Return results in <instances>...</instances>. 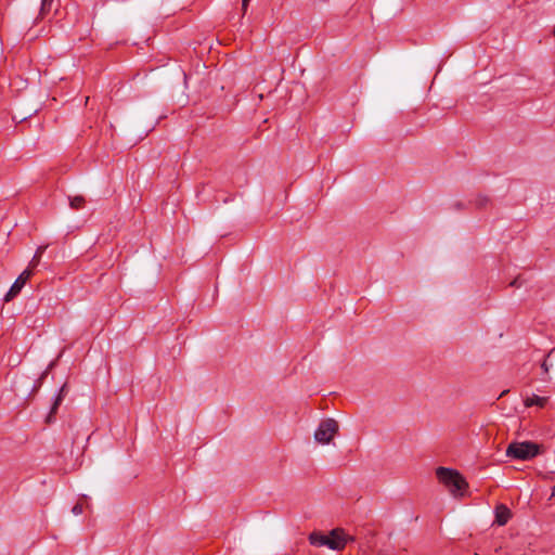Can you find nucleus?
Wrapping results in <instances>:
<instances>
[{
	"mask_svg": "<svg viewBox=\"0 0 555 555\" xmlns=\"http://www.w3.org/2000/svg\"><path fill=\"white\" fill-rule=\"evenodd\" d=\"M512 286H519V283H518V279H515L512 283H511Z\"/></svg>",
	"mask_w": 555,
	"mask_h": 555,
	"instance_id": "dca6fc26",
	"label": "nucleus"
},
{
	"mask_svg": "<svg viewBox=\"0 0 555 555\" xmlns=\"http://www.w3.org/2000/svg\"><path fill=\"white\" fill-rule=\"evenodd\" d=\"M85 203H86L85 197H82L80 195L69 197V206L74 210L82 209L85 206Z\"/></svg>",
	"mask_w": 555,
	"mask_h": 555,
	"instance_id": "9d476101",
	"label": "nucleus"
},
{
	"mask_svg": "<svg viewBox=\"0 0 555 555\" xmlns=\"http://www.w3.org/2000/svg\"><path fill=\"white\" fill-rule=\"evenodd\" d=\"M349 540H352V538L340 528L333 529L328 535L320 532H312L309 535L311 545L327 546L334 551L343 550Z\"/></svg>",
	"mask_w": 555,
	"mask_h": 555,
	"instance_id": "f257e3e1",
	"label": "nucleus"
},
{
	"mask_svg": "<svg viewBox=\"0 0 555 555\" xmlns=\"http://www.w3.org/2000/svg\"><path fill=\"white\" fill-rule=\"evenodd\" d=\"M338 431V423L333 418L322 421L314 433V439L319 443H330Z\"/></svg>",
	"mask_w": 555,
	"mask_h": 555,
	"instance_id": "20e7f679",
	"label": "nucleus"
},
{
	"mask_svg": "<svg viewBox=\"0 0 555 555\" xmlns=\"http://www.w3.org/2000/svg\"><path fill=\"white\" fill-rule=\"evenodd\" d=\"M44 249H46V247H43V246H41L37 249L36 254L34 255V257L29 263L30 267L35 268L39 264L40 258H41Z\"/></svg>",
	"mask_w": 555,
	"mask_h": 555,
	"instance_id": "f8f14e48",
	"label": "nucleus"
},
{
	"mask_svg": "<svg viewBox=\"0 0 555 555\" xmlns=\"http://www.w3.org/2000/svg\"><path fill=\"white\" fill-rule=\"evenodd\" d=\"M550 357V354L544 359V361L541 363V370L543 372V376L541 377L542 380H548L550 377H548V372H550V369L552 367V364H550L547 362V358Z\"/></svg>",
	"mask_w": 555,
	"mask_h": 555,
	"instance_id": "9b49d317",
	"label": "nucleus"
},
{
	"mask_svg": "<svg viewBox=\"0 0 555 555\" xmlns=\"http://www.w3.org/2000/svg\"><path fill=\"white\" fill-rule=\"evenodd\" d=\"M59 5V0H41V7L39 11L40 17H47L52 11L57 12Z\"/></svg>",
	"mask_w": 555,
	"mask_h": 555,
	"instance_id": "0eeeda50",
	"label": "nucleus"
},
{
	"mask_svg": "<svg viewBox=\"0 0 555 555\" xmlns=\"http://www.w3.org/2000/svg\"><path fill=\"white\" fill-rule=\"evenodd\" d=\"M511 517H512V512L507 506L500 504L495 507V522L499 526L506 525L508 522V520L511 519Z\"/></svg>",
	"mask_w": 555,
	"mask_h": 555,
	"instance_id": "423d86ee",
	"label": "nucleus"
},
{
	"mask_svg": "<svg viewBox=\"0 0 555 555\" xmlns=\"http://www.w3.org/2000/svg\"><path fill=\"white\" fill-rule=\"evenodd\" d=\"M31 274H33V272L30 269L24 270L18 275V278L15 280V282L12 284L9 292L5 294L4 300L11 301L14 297H16L20 294V292L22 291V288L24 287V285L26 284V282L29 280Z\"/></svg>",
	"mask_w": 555,
	"mask_h": 555,
	"instance_id": "39448f33",
	"label": "nucleus"
},
{
	"mask_svg": "<svg viewBox=\"0 0 555 555\" xmlns=\"http://www.w3.org/2000/svg\"><path fill=\"white\" fill-rule=\"evenodd\" d=\"M248 3H249V0H242V10H243L244 14L246 13V10L248 8Z\"/></svg>",
	"mask_w": 555,
	"mask_h": 555,
	"instance_id": "2eb2a0df",
	"label": "nucleus"
},
{
	"mask_svg": "<svg viewBox=\"0 0 555 555\" xmlns=\"http://www.w3.org/2000/svg\"><path fill=\"white\" fill-rule=\"evenodd\" d=\"M546 402H547L546 397H540L537 395H532L531 397L526 398L525 405L526 406L538 405L540 408H543L546 404Z\"/></svg>",
	"mask_w": 555,
	"mask_h": 555,
	"instance_id": "1a4fd4ad",
	"label": "nucleus"
},
{
	"mask_svg": "<svg viewBox=\"0 0 555 555\" xmlns=\"http://www.w3.org/2000/svg\"><path fill=\"white\" fill-rule=\"evenodd\" d=\"M553 34H554V36H555V26H554V30H553Z\"/></svg>",
	"mask_w": 555,
	"mask_h": 555,
	"instance_id": "f3484780",
	"label": "nucleus"
},
{
	"mask_svg": "<svg viewBox=\"0 0 555 555\" xmlns=\"http://www.w3.org/2000/svg\"><path fill=\"white\" fill-rule=\"evenodd\" d=\"M72 512H73V514H74V515H80V514H82V512H83V505H82V503H77V504L73 507Z\"/></svg>",
	"mask_w": 555,
	"mask_h": 555,
	"instance_id": "4468645a",
	"label": "nucleus"
},
{
	"mask_svg": "<svg viewBox=\"0 0 555 555\" xmlns=\"http://www.w3.org/2000/svg\"><path fill=\"white\" fill-rule=\"evenodd\" d=\"M489 202V198L487 196H478L476 199V205L478 207H485Z\"/></svg>",
	"mask_w": 555,
	"mask_h": 555,
	"instance_id": "ddd939ff",
	"label": "nucleus"
},
{
	"mask_svg": "<svg viewBox=\"0 0 555 555\" xmlns=\"http://www.w3.org/2000/svg\"><path fill=\"white\" fill-rule=\"evenodd\" d=\"M436 476L438 480L444 485L453 495L462 494L463 491L468 487V483L464 477L455 469L438 467L436 469Z\"/></svg>",
	"mask_w": 555,
	"mask_h": 555,
	"instance_id": "f03ea898",
	"label": "nucleus"
},
{
	"mask_svg": "<svg viewBox=\"0 0 555 555\" xmlns=\"http://www.w3.org/2000/svg\"><path fill=\"white\" fill-rule=\"evenodd\" d=\"M539 454V446L531 441L512 442L506 449V455L516 460L529 461Z\"/></svg>",
	"mask_w": 555,
	"mask_h": 555,
	"instance_id": "7ed1b4c3",
	"label": "nucleus"
},
{
	"mask_svg": "<svg viewBox=\"0 0 555 555\" xmlns=\"http://www.w3.org/2000/svg\"><path fill=\"white\" fill-rule=\"evenodd\" d=\"M65 392H66V384H64L60 390H59V393L56 395L55 397V400L51 406V411H50V414L47 418L48 422H51L52 420V415L56 413L60 404L62 403L63 399H64V396H65Z\"/></svg>",
	"mask_w": 555,
	"mask_h": 555,
	"instance_id": "6e6552de",
	"label": "nucleus"
}]
</instances>
